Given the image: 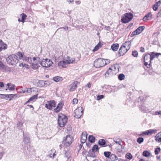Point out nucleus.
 <instances>
[{"instance_id":"69168bd1","label":"nucleus","mask_w":161,"mask_h":161,"mask_svg":"<svg viewBox=\"0 0 161 161\" xmlns=\"http://www.w3.org/2000/svg\"><path fill=\"white\" fill-rule=\"evenodd\" d=\"M140 51L142 52H145V49L144 47H141L140 48Z\"/></svg>"},{"instance_id":"c9c22d12","label":"nucleus","mask_w":161,"mask_h":161,"mask_svg":"<svg viewBox=\"0 0 161 161\" xmlns=\"http://www.w3.org/2000/svg\"><path fill=\"white\" fill-rule=\"evenodd\" d=\"M141 109L142 111L145 113H147L149 111V109L143 106H141Z\"/></svg>"},{"instance_id":"e2e57ef3","label":"nucleus","mask_w":161,"mask_h":161,"mask_svg":"<svg viewBox=\"0 0 161 161\" xmlns=\"http://www.w3.org/2000/svg\"><path fill=\"white\" fill-rule=\"evenodd\" d=\"M142 20L143 21L146 22L147 21V20H148V19L145 16L143 18Z\"/></svg>"},{"instance_id":"f8f14e48","label":"nucleus","mask_w":161,"mask_h":161,"mask_svg":"<svg viewBox=\"0 0 161 161\" xmlns=\"http://www.w3.org/2000/svg\"><path fill=\"white\" fill-rule=\"evenodd\" d=\"M78 83V81H75L71 84L69 87V91L73 92L76 89Z\"/></svg>"},{"instance_id":"8fccbe9b","label":"nucleus","mask_w":161,"mask_h":161,"mask_svg":"<svg viewBox=\"0 0 161 161\" xmlns=\"http://www.w3.org/2000/svg\"><path fill=\"white\" fill-rule=\"evenodd\" d=\"M132 55L133 56L137 57L138 55V53L137 51H134L132 52Z\"/></svg>"},{"instance_id":"a18cd8bd","label":"nucleus","mask_w":161,"mask_h":161,"mask_svg":"<svg viewBox=\"0 0 161 161\" xmlns=\"http://www.w3.org/2000/svg\"><path fill=\"white\" fill-rule=\"evenodd\" d=\"M23 141L25 144H27L29 142L30 138L29 137H25L24 136Z\"/></svg>"},{"instance_id":"49530a36","label":"nucleus","mask_w":161,"mask_h":161,"mask_svg":"<svg viewBox=\"0 0 161 161\" xmlns=\"http://www.w3.org/2000/svg\"><path fill=\"white\" fill-rule=\"evenodd\" d=\"M125 157L128 159H131L133 157L131 153H127Z\"/></svg>"},{"instance_id":"052dcab7","label":"nucleus","mask_w":161,"mask_h":161,"mask_svg":"<svg viewBox=\"0 0 161 161\" xmlns=\"http://www.w3.org/2000/svg\"><path fill=\"white\" fill-rule=\"evenodd\" d=\"M160 114L161 115V111H157L155 112L154 115H156Z\"/></svg>"},{"instance_id":"f03ea898","label":"nucleus","mask_w":161,"mask_h":161,"mask_svg":"<svg viewBox=\"0 0 161 161\" xmlns=\"http://www.w3.org/2000/svg\"><path fill=\"white\" fill-rule=\"evenodd\" d=\"M119 65L118 64H115L112 65L105 73V77H108L116 74L119 71Z\"/></svg>"},{"instance_id":"aec40b11","label":"nucleus","mask_w":161,"mask_h":161,"mask_svg":"<svg viewBox=\"0 0 161 161\" xmlns=\"http://www.w3.org/2000/svg\"><path fill=\"white\" fill-rule=\"evenodd\" d=\"M111 153L109 151H105L104 152L103 154L105 157L106 158L107 161H112L111 158H110L111 156Z\"/></svg>"},{"instance_id":"6e6d98bb","label":"nucleus","mask_w":161,"mask_h":161,"mask_svg":"<svg viewBox=\"0 0 161 161\" xmlns=\"http://www.w3.org/2000/svg\"><path fill=\"white\" fill-rule=\"evenodd\" d=\"M4 66L3 63L0 61V69L2 70Z\"/></svg>"},{"instance_id":"0eeeda50","label":"nucleus","mask_w":161,"mask_h":161,"mask_svg":"<svg viewBox=\"0 0 161 161\" xmlns=\"http://www.w3.org/2000/svg\"><path fill=\"white\" fill-rule=\"evenodd\" d=\"M40 64L42 67L48 68L53 64V62L50 59L46 58L43 59Z\"/></svg>"},{"instance_id":"cd10ccee","label":"nucleus","mask_w":161,"mask_h":161,"mask_svg":"<svg viewBox=\"0 0 161 161\" xmlns=\"http://www.w3.org/2000/svg\"><path fill=\"white\" fill-rule=\"evenodd\" d=\"M98 144L102 147H104L107 146V145H106V143L105 140L103 139H101L99 140Z\"/></svg>"},{"instance_id":"4d7b16f0","label":"nucleus","mask_w":161,"mask_h":161,"mask_svg":"<svg viewBox=\"0 0 161 161\" xmlns=\"http://www.w3.org/2000/svg\"><path fill=\"white\" fill-rule=\"evenodd\" d=\"M104 96L103 95H98L97 96V99L98 100L101 99L103 98Z\"/></svg>"},{"instance_id":"09e8293b","label":"nucleus","mask_w":161,"mask_h":161,"mask_svg":"<svg viewBox=\"0 0 161 161\" xmlns=\"http://www.w3.org/2000/svg\"><path fill=\"white\" fill-rule=\"evenodd\" d=\"M143 141L144 139L142 137H139L137 139V142L139 144H141Z\"/></svg>"},{"instance_id":"5fc2aeb1","label":"nucleus","mask_w":161,"mask_h":161,"mask_svg":"<svg viewBox=\"0 0 161 161\" xmlns=\"http://www.w3.org/2000/svg\"><path fill=\"white\" fill-rule=\"evenodd\" d=\"M139 34V33H138L136 31V30L134 31L130 35V36L133 37L134 36Z\"/></svg>"},{"instance_id":"c756f323","label":"nucleus","mask_w":161,"mask_h":161,"mask_svg":"<svg viewBox=\"0 0 161 161\" xmlns=\"http://www.w3.org/2000/svg\"><path fill=\"white\" fill-rule=\"evenodd\" d=\"M45 84V82L43 80H40L37 83V86L39 87L43 86Z\"/></svg>"},{"instance_id":"b1692460","label":"nucleus","mask_w":161,"mask_h":161,"mask_svg":"<svg viewBox=\"0 0 161 161\" xmlns=\"http://www.w3.org/2000/svg\"><path fill=\"white\" fill-rule=\"evenodd\" d=\"M7 45L4 43L2 41L0 40V50L1 51L2 50H4L6 49Z\"/></svg>"},{"instance_id":"dca6fc26","label":"nucleus","mask_w":161,"mask_h":161,"mask_svg":"<svg viewBox=\"0 0 161 161\" xmlns=\"http://www.w3.org/2000/svg\"><path fill=\"white\" fill-rule=\"evenodd\" d=\"M2 96H5V98L6 100H8V98L9 101L12 99V98H14V97H18L17 95L16 94H2Z\"/></svg>"},{"instance_id":"de8ad7c7","label":"nucleus","mask_w":161,"mask_h":161,"mask_svg":"<svg viewBox=\"0 0 161 161\" xmlns=\"http://www.w3.org/2000/svg\"><path fill=\"white\" fill-rule=\"evenodd\" d=\"M125 77V75L122 74H119L118 76V79L119 80H120L124 79Z\"/></svg>"},{"instance_id":"3c124183","label":"nucleus","mask_w":161,"mask_h":161,"mask_svg":"<svg viewBox=\"0 0 161 161\" xmlns=\"http://www.w3.org/2000/svg\"><path fill=\"white\" fill-rule=\"evenodd\" d=\"M160 151V147H157L155 149L154 152L156 155H157L159 153Z\"/></svg>"},{"instance_id":"9b49d317","label":"nucleus","mask_w":161,"mask_h":161,"mask_svg":"<svg viewBox=\"0 0 161 161\" xmlns=\"http://www.w3.org/2000/svg\"><path fill=\"white\" fill-rule=\"evenodd\" d=\"M56 103L54 100L47 101L45 105V107L47 109L51 110L55 107Z\"/></svg>"},{"instance_id":"c03bdc74","label":"nucleus","mask_w":161,"mask_h":161,"mask_svg":"<svg viewBox=\"0 0 161 161\" xmlns=\"http://www.w3.org/2000/svg\"><path fill=\"white\" fill-rule=\"evenodd\" d=\"M2 70L3 71H10L11 69L10 68L4 66Z\"/></svg>"},{"instance_id":"a211bd4d","label":"nucleus","mask_w":161,"mask_h":161,"mask_svg":"<svg viewBox=\"0 0 161 161\" xmlns=\"http://www.w3.org/2000/svg\"><path fill=\"white\" fill-rule=\"evenodd\" d=\"M38 95V94L36 93V94L33 96L31 97L29 99L26 101L25 103V104H27L29 103L31 101L34 102L35 101L36 99L37 98V96Z\"/></svg>"},{"instance_id":"680f3d73","label":"nucleus","mask_w":161,"mask_h":161,"mask_svg":"<svg viewBox=\"0 0 161 161\" xmlns=\"http://www.w3.org/2000/svg\"><path fill=\"white\" fill-rule=\"evenodd\" d=\"M154 54L155 55V57L158 58L159 56V55H161V53H154Z\"/></svg>"},{"instance_id":"7c9ffc66","label":"nucleus","mask_w":161,"mask_h":161,"mask_svg":"<svg viewBox=\"0 0 161 161\" xmlns=\"http://www.w3.org/2000/svg\"><path fill=\"white\" fill-rule=\"evenodd\" d=\"M157 130L156 129H150L148 130L147 135H150L153 134H155L157 132Z\"/></svg>"},{"instance_id":"412c9836","label":"nucleus","mask_w":161,"mask_h":161,"mask_svg":"<svg viewBox=\"0 0 161 161\" xmlns=\"http://www.w3.org/2000/svg\"><path fill=\"white\" fill-rule=\"evenodd\" d=\"M131 44V42L129 41L127 42H125L123 43L122 46L129 50L130 48Z\"/></svg>"},{"instance_id":"774afa93","label":"nucleus","mask_w":161,"mask_h":161,"mask_svg":"<svg viewBox=\"0 0 161 161\" xmlns=\"http://www.w3.org/2000/svg\"><path fill=\"white\" fill-rule=\"evenodd\" d=\"M61 29H63L65 30H68V27L67 26H65L61 27Z\"/></svg>"},{"instance_id":"13d9d810","label":"nucleus","mask_w":161,"mask_h":161,"mask_svg":"<svg viewBox=\"0 0 161 161\" xmlns=\"http://www.w3.org/2000/svg\"><path fill=\"white\" fill-rule=\"evenodd\" d=\"M5 152L2 151L0 152V160L2 158Z\"/></svg>"},{"instance_id":"1a4fd4ad","label":"nucleus","mask_w":161,"mask_h":161,"mask_svg":"<svg viewBox=\"0 0 161 161\" xmlns=\"http://www.w3.org/2000/svg\"><path fill=\"white\" fill-rule=\"evenodd\" d=\"M144 65L147 68H149L150 67V64L151 61V59H150V54H146L144 57Z\"/></svg>"},{"instance_id":"9d476101","label":"nucleus","mask_w":161,"mask_h":161,"mask_svg":"<svg viewBox=\"0 0 161 161\" xmlns=\"http://www.w3.org/2000/svg\"><path fill=\"white\" fill-rule=\"evenodd\" d=\"M83 108L79 107L75 110L74 117L77 119L80 118L83 114Z\"/></svg>"},{"instance_id":"423d86ee","label":"nucleus","mask_w":161,"mask_h":161,"mask_svg":"<svg viewBox=\"0 0 161 161\" xmlns=\"http://www.w3.org/2000/svg\"><path fill=\"white\" fill-rule=\"evenodd\" d=\"M133 15L131 13H126L122 17L121 21L123 23H126L130 21L133 18Z\"/></svg>"},{"instance_id":"0e129e2a","label":"nucleus","mask_w":161,"mask_h":161,"mask_svg":"<svg viewBox=\"0 0 161 161\" xmlns=\"http://www.w3.org/2000/svg\"><path fill=\"white\" fill-rule=\"evenodd\" d=\"M24 67H25L27 69H29L30 68L29 66L27 64H24Z\"/></svg>"},{"instance_id":"e433bc0d","label":"nucleus","mask_w":161,"mask_h":161,"mask_svg":"<svg viewBox=\"0 0 161 161\" xmlns=\"http://www.w3.org/2000/svg\"><path fill=\"white\" fill-rule=\"evenodd\" d=\"M20 16L22 17V19L21 21L23 23L25 22V20L26 19L27 17V15L24 13H22L20 14Z\"/></svg>"},{"instance_id":"bf43d9fd","label":"nucleus","mask_w":161,"mask_h":161,"mask_svg":"<svg viewBox=\"0 0 161 161\" xmlns=\"http://www.w3.org/2000/svg\"><path fill=\"white\" fill-rule=\"evenodd\" d=\"M78 100L76 98H75L73 100V103L74 104H76L78 103Z\"/></svg>"},{"instance_id":"ddd939ff","label":"nucleus","mask_w":161,"mask_h":161,"mask_svg":"<svg viewBox=\"0 0 161 161\" xmlns=\"http://www.w3.org/2000/svg\"><path fill=\"white\" fill-rule=\"evenodd\" d=\"M87 134L86 131L83 132L81 136L80 141L82 144L84 143L87 139Z\"/></svg>"},{"instance_id":"6ab92c4d","label":"nucleus","mask_w":161,"mask_h":161,"mask_svg":"<svg viewBox=\"0 0 161 161\" xmlns=\"http://www.w3.org/2000/svg\"><path fill=\"white\" fill-rule=\"evenodd\" d=\"M63 105V103H59L57 107L54 109V111L56 113L58 112L62 108Z\"/></svg>"},{"instance_id":"39448f33","label":"nucleus","mask_w":161,"mask_h":161,"mask_svg":"<svg viewBox=\"0 0 161 161\" xmlns=\"http://www.w3.org/2000/svg\"><path fill=\"white\" fill-rule=\"evenodd\" d=\"M7 60L8 63L11 65H15L18 62L17 56L14 54L9 55L7 58Z\"/></svg>"},{"instance_id":"f3484780","label":"nucleus","mask_w":161,"mask_h":161,"mask_svg":"<svg viewBox=\"0 0 161 161\" xmlns=\"http://www.w3.org/2000/svg\"><path fill=\"white\" fill-rule=\"evenodd\" d=\"M26 92L28 93L34 94V93H36L37 92V91L36 88L35 87H32L27 89Z\"/></svg>"},{"instance_id":"7ed1b4c3","label":"nucleus","mask_w":161,"mask_h":161,"mask_svg":"<svg viewBox=\"0 0 161 161\" xmlns=\"http://www.w3.org/2000/svg\"><path fill=\"white\" fill-rule=\"evenodd\" d=\"M67 117L62 113H59L58 117V124L61 127H64L67 123Z\"/></svg>"},{"instance_id":"473e14b6","label":"nucleus","mask_w":161,"mask_h":161,"mask_svg":"<svg viewBox=\"0 0 161 161\" xmlns=\"http://www.w3.org/2000/svg\"><path fill=\"white\" fill-rule=\"evenodd\" d=\"M67 61L68 64L73 63L75 61V59L74 58H70L69 57H68L67 59H65Z\"/></svg>"},{"instance_id":"4be33fe9","label":"nucleus","mask_w":161,"mask_h":161,"mask_svg":"<svg viewBox=\"0 0 161 161\" xmlns=\"http://www.w3.org/2000/svg\"><path fill=\"white\" fill-rule=\"evenodd\" d=\"M158 2L153 6V8L154 11H157L158 10V7L161 4V0H158Z\"/></svg>"},{"instance_id":"20e7f679","label":"nucleus","mask_w":161,"mask_h":161,"mask_svg":"<svg viewBox=\"0 0 161 161\" xmlns=\"http://www.w3.org/2000/svg\"><path fill=\"white\" fill-rule=\"evenodd\" d=\"M73 141V137L70 135H68L64 137L63 144L65 146L69 147L72 144Z\"/></svg>"},{"instance_id":"4468645a","label":"nucleus","mask_w":161,"mask_h":161,"mask_svg":"<svg viewBox=\"0 0 161 161\" xmlns=\"http://www.w3.org/2000/svg\"><path fill=\"white\" fill-rule=\"evenodd\" d=\"M68 64L67 61L65 59L60 61L58 63V66L60 68H66L67 67Z\"/></svg>"},{"instance_id":"f704fd0d","label":"nucleus","mask_w":161,"mask_h":161,"mask_svg":"<svg viewBox=\"0 0 161 161\" xmlns=\"http://www.w3.org/2000/svg\"><path fill=\"white\" fill-rule=\"evenodd\" d=\"M95 152L92 151H90L89 152V155L91 157L95 158L96 157V156L95 154Z\"/></svg>"},{"instance_id":"79ce46f5","label":"nucleus","mask_w":161,"mask_h":161,"mask_svg":"<svg viewBox=\"0 0 161 161\" xmlns=\"http://www.w3.org/2000/svg\"><path fill=\"white\" fill-rule=\"evenodd\" d=\"M150 153L148 151H144L143 152V155L146 157H147L150 156Z\"/></svg>"},{"instance_id":"393cba45","label":"nucleus","mask_w":161,"mask_h":161,"mask_svg":"<svg viewBox=\"0 0 161 161\" xmlns=\"http://www.w3.org/2000/svg\"><path fill=\"white\" fill-rule=\"evenodd\" d=\"M119 47V44L118 43L113 44L111 47V48L113 51H117Z\"/></svg>"},{"instance_id":"72a5a7b5","label":"nucleus","mask_w":161,"mask_h":161,"mask_svg":"<svg viewBox=\"0 0 161 161\" xmlns=\"http://www.w3.org/2000/svg\"><path fill=\"white\" fill-rule=\"evenodd\" d=\"M11 86L10 83H8L7 84V88L9 89L10 90H14L15 88V86L14 85H12L10 87L9 86Z\"/></svg>"},{"instance_id":"a878e982","label":"nucleus","mask_w":161,"mask_h":161,"mask_svg":"<svg viewBox=\"0 0 161 161\" xmlns=\"http://www.w3.org/2000/svg\"><path fill=\"white\" fill-rule=\"evenodd\" d=\"M53 80L56 82H61L63 80V78L59 76H56L53 78Z\"/></svg>"},{"instance_id":"2eb2a0df","label":"nucleus","mask_w":161,"mask_h":161,"mask_svg":"<svg viewBox=\"0 0 161 161\" xmlns=\"http://www.w3.org/2000/svg\"><path fill=\"white\" fill-rule=\"evenodd\" d=\"M128 50L124 47L123 46H121L119 51V54L120 55V56H123L128 51Z\"/></svg>"},{"instance_id":"ea45409f","label":"nucleus","mask_w":161,"mask_h":161,"mask_svg":"<svg viewBox=\"0 0 161 161\" xmlns=\"http://www.w3.org/2000/svg\"><path fill=\"white\" fill-rule=\"evenodd\" d=\"M92 151H94L95 152H98L99 148L97 145H95L92 147Z\"/></svg>"},{"instance_id":"2f4dec72","label":"nucleus","mask_w":161,"mask_h":161,"mask_svg":"<svg viewBox=\"0 0 161 161\" xmlns=\"http://www.w3.org/2000/svg\"><path fill=\"white\" fill-rule=\"evenodd\" d=\"M144 28L145 27L144 26H140L136 30V31L139 34L144 30Z\"/></svg>"},{"instance_id":"bb28decb","label":"nucleus","mask_w":161,"mask_h":161,"mask_svg":"<svg viewBox=\"0 0 161 161\" xmlns=\"http://www.w3.org/2000/svg\"><path fill=\"white\" fill-rule=\"evenodd\" d=\"M103 45V44L100 42L98 43V44L95 47L94 49L93 50V51L95 52L97 51L99 48L102 47Z\"/></svg>"},{"instance_id":"5701e85b","label":"nucleus","mask_w":161,"mask_h":161,"mask_svg":"<svg viewBox=\"0 0 161 161\" xmlns=\"http://www.w3.org/2000/svg\"><path fill=\"white\" fill-rule=\"evenodd\" d=\"M155 140L158 142H161V131L158 133L155 137Z\"/></svg>"},{"instance_id":"4c0bfd02","label":"nucleus","mask_w":161,"mask_h":161,"mask_svg":"<svg viewBox=\"0 0 161 161\" xmlns=\"http://www.w3.org/2000/svg\"><path fill=\"white\" fill-rule=\"evenodd\" d=\"M88 139L89 141L91 143L94 142L95 141V137L93 136H89Z\"/></svg>"},{"instance_id":"f257e3e1","label":"nucleus","mask_w":161,"mask_h":161,"mask_svg":"<svg viewBox=\"0 0 161 161\" xmlns=\"http://www.w3.org/2000/svg\"><path fill=\"white\" fill-rule=\"evenodd\" d=\"M23 60L29 63L30 66L34 70H37L40 67V59L38 57H25L24 58Z\"/></svg>"},{"instance_id":"6e6552de","label":"nucleus","mask_w":161,"mask_h":161,"mask_svg":"<svg viewBox=\"0 0 161 161\" xmlns=\"http://www.w3.org/2000/svg\"><path fill=\"white\" fill-rule=\"evenodd\" d=\"M104 59L98 58L96 60L94 63V66L96 68H100L104 66Z\"/></svg>"},{"instance_id":"603ef678","label":"nucleus","mask_w":161,"mask_h":161,"mask_svg":"<svg viewBox=\"0 0 161 161\" xmlns=\"http://www.w3.org/2000/svg\"><path fill=\"white\" fill-rule=\"evenodd\" d=\"M104 66L106 65H107L108 64L110 63V60L109 59H104Z\"/></svg>"},{"instance_id":"c85d7f7f","label":"nucleus","mask_w":161,"mask_h":161,"mask_svg":"<svg viewBox=\"0 0 161 161\" xmlns=\"http://www.w3.org/2000/svg\"><path fill=\"white\" fill-rule=\"evenodd\" d=\"M16 90H17V92L19 93H25L26 91L23 90V87L22 86H18V87Z\"/></svg>"},{"instance_id":"a19ab883","label":"nucleus","mask_w":161,"mask_h":161,"mask_svg":"<svg viewBox=\"0 0 161 161\" xmlns=\"http://www.w3.org/2000/svg\"><path fill=\"white\" fill-rule=\"evenodd\" d=\"M110 157L112 158V161L117 160L118 159L117 157L114 154H111Z\"/></svg>"},{"instance_id":"58836bf2","label":"nucleus","mask_w":161,"mask_h":161,"mask_svg":"<svg viewBox=\"0 0 161 161\" xmlns=\"http://www.w3.org/2000/svg\"><path fill=\"white\" fill-rule=\"evenodd\" d=\"M17 54L19 57V59H23V60L24 58L25 57L24 56V55L22 53L20 52H18Z\"/></svg>"},{"instance_id":"864d4df0","label":"nucleus","mask_w":161,"mask_h":161,"mask_svg":"<svg viewBox=\"0 0 161 161\" xmlns=\"http://www.w3.org/2000/svg\"><path fill=\"white\" fill-rule=\"evenodd\" d=\"M150 59L151 61L153 60V59L155 57V55L154 54V52H153L151 54H150Z\"/></svg>"},{"instance_id":"338daca9","label":"nucleus","mask_w":161,"mask_h":161,"mask_svg":"<svg viewBox=\"0 0 161 161\" xmlns=\"http://www.w3.org/2000/svg\"><path fill=\"white\" fill-rule=\"evenodd\" d=\"M92 83L90 82H89L87 84V86L89 88H90L91 86Z\"/></svg>"},{"instance_id":"37998d69","label":"nucleus","mask_w":161,"mask_h":161,"mask_svg":"<svg viewBox=\"0 0 161 161\" xmlns=\"http://www.w3.org/2000/svg\"><path fill=\"white\" fill-rule=\"evenodd\" d=\"M148 20H150L152 18V14L151 12L148 13L147 14L145 15Z\"/></svg>"}]
</instances>
